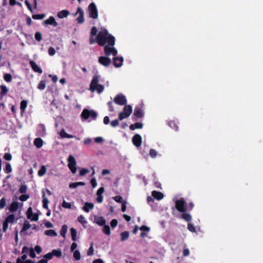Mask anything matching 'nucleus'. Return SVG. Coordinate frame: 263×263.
<instances>
[{"label":"nucleus","mask_w":263,"mask_h":263,"mask_svg":"<svg viewBox=\"0 0 263 263\" xmlns=\"http://www.w3.org/2000/svg\"><path fill=\"white\" fill-rule=\"evenodd\" d=\"M98 44L100 46L106 45L114 46L115 44V37L109 34L106 29H102L97 34Z\"/></svg>","instance_id":"f257e3e1"},{"label":"nucleus","mask_w":263,"mask_h":263,"mask_svg":"<svg viewBox=\"0 0 263 263\" xmlns=\"http://www.w3.org/2000/svg\"><path fill=\"white\" fill-rule=\"evenodd\" d=\"M99 77L98 76H94L90 84V89L91 91L97 90L99 93L102 92L104 90V87L101 84H99Z\"/></svg>","instance_id":"f03ea898"},{"label":"nucleus","mask_w":263,"mask_h":263,"mask_svg":"<svg viewBox=\"0 0 263 263\" xmlns=\"http://www.w3.org/2000/svg\"><path fill=\"white\" fill-rule=\"evenodd\" d=\"M175 208L178 211L181 213L185 212L187 211L186 202L184 198H181L175 202Z\"/></svg>","instance_id":"7ed1b4c3"},{"label":"nucleus","mask_w":263,"mask_h":263,"mask_svg":"<svg viewBox=\"0 0 263 263\" xmlns=\"http://www.w3.org/2000/svg\"><path fill=\"white\" fill-rule=\"evenodd\" d=\"M89 16L93 19H96L98 17V11L96 4L94 3H90L88 7Z\"/></svg>","instance_id":"20e7f679"},{"label":"nucleus","mask_w":263,"mask_h":263,"mask_svg":"<svg viewBox=\"0 0 263 263\" xmlns=\"http://www.w3.org/2000/svg\"><path fill=\"white\" fill-rule=\"evenodd\" d=\"M67 161L68 162V167L71 173L73 174L76 173L77 171V161L74 157L72 155H70L68 157Z\"/></svg>","instance_id":"39448f33"},{"label":"nucleus","mask_w":263,"mask_h":263,"mask_svg":"<svg viewBox=\"0 0 263 263\" xmlns=\"http://www.w3.org/2000/svg\"><path fill=\"white\" fill-rule=\"evenodd\" d=\"M104 52L106 56H109L111 54L116 56L118 53V51L114 46L108 44L104 46Z\"/></svg>","instance_id":"423d86ee"},{"label":"nucleus","mask_w":263,"mask_h":263,"mask_svg":"<svg viewBox=\"0 0 263 263\" xmlns=\"http://www.w3.org/2000/svg\"><path fill=\"white\" fill-rule=\"evenodd\" d=\"M114 102L119 105L123 106L127 104V99L126 97L122 93L117 95L114 99Z\"/></svg>","instance_id":"0eeeda50"},{"label":"nucleus","mask_w":263,"mask_h":263,"mask_svg":"<svg viewBox=\"0 0 263 263\" xmlns=\"http://www.w3.org/2000/svg\"><path fill=\"white\" fill-rule=\"evenodd\" d=\"M15 216L13 214L9 215L5 219L4 222L3 226V230L4 232H5L8 228V223H12L14 222Z\"/></svg>","instance_id":"6e6552de"},{"label":"nucleus","mask_w":263,"mask_h":263,"mask_svg":"<svg viewBox=\"0 0 263 263\" xmlns=\"http://www.w3.org/2000/svg\"><path fill=\"white\" fill-rule=\"evenodd\" d=\"M133 144L137 147H139L142 143V137L139 134L135 135L132 138Z\"/></svg>","instance_id":"1a4fd4ad"},{"label":"nucleus","mask_w":263,"mask_h":263,"mask_svg":"<svg viewBox=\"0 0 263 263\" xmlns=\"http://www.w3.org/2000/svg\"><path fill=\"white\" fill-rule=\"evenodd\" d=\"M98 61L100 64L105 67L108 66L111 63L110 58L103 56L99 57Z\"/></svg>","instance_id":"9d476101"},{"label":"nucleus","mask_w":263,"mask_h":263,"mask_svg":"<svg viewBox=\"0 0 263 263\" xmlns=\"http://www.w3.org/2000/svg\"><path fill=\"white\" fill-rule=\"evenodd\" d=\"M144 113L143 110L139 106H136L135 108L134 115L137 118H142L144 117Z\"/></svg>","instance_id":"9b49d317"},{"label":"nucleus","mask_w":263,"mask_h":263,"mask_svg":"<svg viewBox=\"0 0 263 263\" xmlns=\"http://www.w3.org/2000/svg\"><path fill=\"white\" fill-rule=\"evenodd\" d=\"M123 58L122 57H116L113 58V64L117 67H120L122 65Z\"/></svg>","instance_id":"f8f14e48"},{"label":"nucleus","mask_w":263,"mask_h":263,"mask_svg":"<svg viewBox=\"0 0 263 263\" xmlns=\"http://www.w3.org/2000/svg\"><path fill=\"white\" fill-rule=\"evenodd\" d=\"M77 13H79V16L77 18L78 23L82 24L84 21V11L81 7H78Z\"/></svg>","instance_id":"ddd939ff"},{"label":"nucleus","mask_w":263,"mask_h":263,"mask_svg":"<svg viewBox=\"0 0 263 263\" xmlns=\"http://www.w3.org/2000/svg\"><path fill=\"white\" fill-rule=\"evenodd\" d=\"M27 218L32 221H37L38 220V215L33 214L31 208H29L27 210Z\"/></svg>","instance_id":"4468645a"},{"label":"nucleus","mask_w":263,"mask_h":263,"mask_svg":"<svg viewBox=\"0 0 263 263\" xmlns=\"http://www.w3.org/2000/svg\"><path fill=\"white\" fill-rule=\"evenodd\" d=\"M152 196L158 200H161L164 197L162 193L156 191H153L152 192Z\"/></svg>","instance_id":"2eb2a0df"},{"label":"nucleus","mask_w":263,"mask_h":263,"mask_svg":"<svg viewBox=\"0 0 263 263\" xmlns=\"http://www.w3.org/2000/svg\"><path fill=\"white\" fill-rule=\"evenodd\" d=\"M30 64L32 68V69L36 72L39 73H41L42 72V70L41 68L33 61H30Z\"/></svg>","instance_id":"dca6fc26"},{"label":"nucleus","mask_w":263,"mask_h":263,"mask_svg":"<svg viewBox=\"0 0 263 263\" xmlns=\"http://www.w3.org/2000/svg\"><path fill=\"white\" fill-rule=\"evenodd\" d=\"M94 204L92 203L86 202L85 203L83 210L86 213H88L90 210L93 209Z\"/></svg>","instance_id":"f3484780"},{"label":"nucleus","mask_w":263,"mask_h":263,"mask_svg":"<svg viewBox=\"0 0 263 263\" xmlns=\"http://www.w3.org/2000/svg\"><path fill=\"white\" fill-rule=\"evenodd\" d=\"M95 221L100 226H104L106 223V220L103 217H95Z\"/></svg>","instance_id":"a211bd4d"},{"label":"nucleus","mask_w":263,"mask_h":263,"mask_svg":"<svg viewBox=\"0 0 263 263\" xmlns=\"http://www.w3.org/2000/svg\"><path fill=\"white\" fill-rule=\"evenodd\" d=\"M44 23L46 25H53L54 26L58 25L55 18L53 16H50L48 19L44 21Z\"/></svg>","instance_id":"6ab92c4d"},{"label":"nucleus","mask_w":263,"mask_h":263,"mask_svg":"<svg viewBox=\"0 0 263 263\" xmlns=\"http://www.w3.org/2000/svg\"><path fill=\"white\" fill-rule=\"evenodd\" d=\"M132 107L130 105H125L123 110V112H125L129 116L132 113Z\"/></svg>","instance_id":"aec40b11"},{"label":"nucleus","mask_w":263,"mask_h":263,"mask_svg":"<svg viewBox=\"0 0 263 263\" xmlns=\"http://www.w3.org/2000/svg\"><path fill=\"white\" fill-rule=\"evenodd\" d=\"M81 117L84 120H87L89 118V110L84 109L81 113Z\"/></svg>","instance_id":"412c9836"},{"label":"nucleus","mask_w":263,"mask_h":263,"mask_svg":"<svg viewBox=\"0 0 263 263\" xmlns=\"http://www.w3.org/2000/svg\"><path fill=\"white\" fill-rule=\"evenodd\" d=\"M34 144L36 146V147L39 148L42 146L43 144V141L41 138H36L34 139Z\"/></svg>","instance_id":"4be33fe9"},{"label":"nucleus","mask_w":263,"mask_h":263,"mask_svg":"<svg viewBox=\"0 0 263 263\" xmlns=\"http://www.w3.org/2000/svg\"><path fill=\"white\" fill-rule=\"evenodd\" d=\"M85 185V183L84 182L80 181V182H73V183H70L69 185V187L71 189H74V188H76L79 185L83 186Z\"/></svg>","instance_id":"5701e85b"},{"label":"nucleus","mask_w":263,"mask_h":263,"mask_svg":"<svg viewBox=\"0 0 263 263\" xmlns=\"http://www.w3.org/2000/svg\"><path fill=\"white\" fill-rule=\"evenodd\" d=\"M129 233L128 231H124L122 232L120 234L121 236V241H124L128 239L129 237Z\"/></svg>","instance_id":"b1692460"},{"label":"nucleus","mask_w":263,"mask_h":263,"mask_svg":"<svg viewBox=\"0 0 263 263\" xmlns=\"http://www.w3.org/2000/svg\"><path fill=\"white\" fill-rule=\"evenodd\" d=\"M30 227L31 225L30 224L29 221H28L27 220H25L23 224V228L21 231V233L24 232L25 231H27L29 228H30Z\"/></svg>","instance_id":"393cba45"},{"label":"nucleus","mask_w":263,"mask_h":263,"mask_svg":"<svg viewBox=\"0 0 263 263\" xmlns=\"http://www.w3.org/2000/svg\"><path fill=\"white\" fill-rule=\"evenodd\" d=\"M43 206L44 208L47 209H48V204L49 203V201L47 198L46 197L45 195V192L43 191Z\"/></svg>","instance_id":"a878e982"},{"label":"nucleus","mask_w":263,"mask_h":263,"mask_svg":"<svg viewBox=\"0 0 263 263\" xmlns=\"http://www.w3.org/2000/svg\"><path fill=\"white\" fill-rule=\"evenodd\" d=\"M18 203L17 202H13L10 206V208H9V210L11 212H14V211H16L17 210V209H18Z\"/></svg>","instance_id":"bb28decb"},{"label":"nucleus","mask_w":263,"mask_h":263,"mask_svg":"<svg viewBox=\"0 0 263 263\" xmlns=\"http://www.w3.org/2000/svg\"><path fill=\"white\" fill-rule=\"evenodd\" d=\"M182 218L187 222H190L192 220V216L190 214L185 212L182 213Z\"/></svg>","instance_id":"cd10ccee"},{"label":"nucleus","mask_w":263,"mask_h":263,"mask_svg":"<svg viewBox=\"0 0 263 263\" xmlns=\"http://www.w3.org/2000/svg\"><path fill=\"white\" fill-rule=\"evenodd\" d=\"M70 233L72 241H76L77 240V230L74 228H72L70 229Z\"/></svg>","instance_id":"c85d7f7f"},{"label":"nucleus","mask_w":263,"mask_h":263,"mask_svg":"<svg viewBox=\"0 0 263 263\" xmlns=\"http://www.w3.org/2000/svg\"><path fill=\"white\" fill-rule=\"evenodd\" d=\"M73 257L76 260H80L81 259V254L79 250H76L73 251Z\"/></svg>","instance_id":"c756f323"},{"label":"nucleus","mask_w":263,"mask_h":263,"mask_svg":"<svg viewBox=\"0 0 263 263\" xmlns=\"http://www.w3.org/2000/svg\"><path fill=\"white\" fill-rule=\"evenodd\" d=\"M44 234L49 236H56L57 233L53 230H49L45 231Z\"/></svg>","instance_id":"7c9ffc66"},{"label":"nucleus","mask_w":263,"mask_h":263,"mask_svg":"<svg viewBox=\"0 0 263 263\" xmlns=\"http://www.w3.org/2000/svg\"><path fill=\"white\" fill-rule=\"evenodd\" d=\"M103 232L106 235L109 236L110 234V228L109 226L105 225V224L103 226Z\"/></svg>","instance_id":"2f4dec72"},{"label":"nucleus","mask_w":263,"mask_h":263,"mask_svg":"<svg viewBox=\"0 0 263 263\" xmlns=\"http://www.w3.org/2000/svg\"><path fill=\"white\" fill-rule=\"evenodd\" d=\"M78 221L81 223L84 227L87 223V221L86 220L85 217L83 215H80L78 218Z\"/></svg>","instance_id":"473e14b6"},{"label":"nucleus","mask_w":263,"mask_h":263,"mask_svg":"<svg viewBox=\"0 0 263 263\" xmlns=\"http://www.w3.org/2000/svg\"><path fill=\"white\" fill-rule=\"evenodd\" d=\"M97 113L93 110H89V118H91L92 120H95L97 117Z\"/></svg>","instance_id":"72a5a7b5"},{"label":"nucleus","mask_w":263,"mask_h":263,"mask_svg":"<svg viewBox=\"0 0 263 263\" xmlns=\"http://www.w3.org/2000/svg\"><path fill=\"white\" fill-rule=\"evenodd\" d=\"M46 172V168L45 166L42 165L41 166V168H40V170L38 172V175L40 176H42L44 175H45Z\"/></svg>","instance_id":"f704fd0d"},{"label":"nucleus","mask_w":263,"mask_h":263,"mask_svg":"<svg viewBox=\"0 0 263 263\" xmlns=\"http://www.w3.org/2000/svg\"><path fill=\"white\" fill-rule=\"evenodd\" d=\"M127 114H126L125 112H124L123 111L120 112L118 115L119 119L120 121L123 120V119L127 118L129 117L128 115H127Z\"/></svg>","instance_id":"c9c22d12"},{"label":"nucleus","mask_w":263,"mask_h":263,"mask_svg":"<svg viewBox=\"0 0 263 263\" xmlns=\"http://www.w3.org/2000/svg\"><path fill=\"white\" fill-rule=\"evenodd\" d=\"M113 199L117 202L122 203L125 201H123V197L121 196H116L113 197Z\"/></svg>","instance_id":"e433bc0d"},{"label":"nucleus","mask_w":263,"mask_h":263,"mask_svg":"<svg viewBox=\"0 0 263 263\" xmlns=\"http://www.w3.org/2000/svg\"><path fill=\"white\" fill-rule=\"evenodd\" d=\"M93 243H91L90 245V247L89 248L88 250L87 251V255L88 256H91L93 254Z\"/></svg>","instance_id":"4c0bfd02"},{"label":"nucleus","mask_w":263,"mask_h":263,"mask_svg":"<svg viewBox=\"0 0 263 263\" xmlns=\"http://www.w3.org/2000/svg\"><path fill=\"white\" fill-rule=\"evenodd\" d=\"M52 253L53 254V256L54 255L58 257H60L62 255V252L60 249L53 250L52 251Z\"/></svg>","instance_id":"58836bf2"},{"label":"nucleus","mask_w":263,"mask_h":263,"mask_svg":"<svg viewBox=\"0 0 263 263\" xmlns=\"http://www.w3.org/2000/svg\"><path fill=\"white\" fill-rule=\"evenodd\" d=\"M168 125L171 128H172L173 129H174L175 130L178 129V126H177V124L175 123V122L174 121H170L168 123Z\"/></svg>","instance_id":"ea45409f"},{"label":"nucleus","mask_w":263,"mask_h":263,"mask_svg":"<svg viewBox=\"0 0 263 263\" xmlns=\"http://www.w3.org/2000/svg\"><path fill=\"white\" fill-rule=\"evenodd\" d=\"M89 172V170L88 168H83L80 170L79 175L81 176H83L86 175V174L88 173Z\"/></svg>","instance_id":"a19ab883"},{"label":"nucleus","mask_w":263,"mask_h":263,"mask_svg":"<svg viewBox=\"0 0 263 263\" xmlns=\"http://www.w3.org/2000/svg\"><path fill=\"white\" fill-rule=\"evenodd\" d=\"M58 17L60 18H63L66 17V10H63L58 13Z\"/></svg>","instance_id":"79ce46f5"},{"label":"nucleus","mask_w":263,"mask_h":263,"mask_svg":"<svg viewBox=\"0 0 263 263\" xmlns=\"http://www.w3.org/2000/svg\"><path fill=\"white\" fill-rule=\"evenodd\" d=\"M187 229L190 231L192 232H195L196 231V228L195 226L190 223H188L187 224Z\"/></svg>","instance_id":"37998d69"},{"label":"nucleus","mask_w":263,"mask_h":263,"mask_svg":"<svg viewBox=\"0 0 263 263\" xmlns=\"http://www.w3.org/2000/svg\"><path fill=\"white\" fill-rule=\"evenodd\" d=\"M4 79L6 81L10 82L12 80V76L9 73H6L4 75Z\"/></svg>","instance_id":"c03bdc74"},{"label":"nucleus","mask_w":263,"mask_h":263,"mask_svg":"<svg viewBox=\"0 0 263 263\" xmlns=\"http://www.w3.org/2000/svg\"><path fill=\"white\" fill-rule=\"evenodd\" d=\"M1 88L2 90L1 92V95L2 96L4 95L8 92V89L5 86H3V85L1 86Z\"/></svg>","instance_id":"a18cd8bd"},{"label":"nucleus","mask_w":263,"mask_h":263,"mask_svg":"<svg viewBox=\"0 0 263 263\" xmlns=\"http://www.w3.org/2000/svg\"><path fill=\"white\" fill-rule=\"evenodd\" d=\"M6 199L4 197H3L0 200V208L3 209L6 206Z\"/></svg>","instance_id":"49530a36"},{"label":"nucleus","mask_w":263,"mask_h":263,"mask_svg":"<svg viewBox=\"0 0 263 263\" xmlns=\"http://www.w3.org/2000/svg\"><path fill=\"white\" fill-rule=\"evenodd\" d=\"M45 16V14H35L33 15L32 16L33 18L34 19H39L42 20Z\"/></svg>","instance_id":"de8ad7c7"},{"label":"nucleus","mask_w":263,"mask_h":263,"mask_svg":"<svg viewBox=\"0 0 263 263\" xmlns=\"http://www.w3.org/2000/svg\"><path fill=\"white\" fill-rule=\"evenodd\" d=\"M97 28L96 27L93 26L91 29L90 34L91 36H96L97 34Z\"/></svg>","instance_id":"09e8293b"},{"label":"nucleus","mask_w":263,"mask_h":263,"mask_svg":"<svg viewBox=\"0 0 263 263\" xmlns=\"http://www.w3.org/2000/svg\"><path fill=\"white\" fill-rule=\"evenodd\" d=\"M119 124V122L118 120L117 119L114 120L110 122V125L113 127H116L118 126Z\"/></svg>","instance_id":"8fccbe9b"},{"label":"nucleus","mask_w":263,"mask_h":263,"mask_svg":"<svg viewBox=\"0 0 263 263\" xmlns=\"http://www.w3.org/2000/svg\"><path fill=\"white\" fill-rule=\"evenodd\" d=\"M149 155L152 158H155L157 155V152L154 149H151L149 151Z\"/></svg>","instance_id":"3c124183"},{"label":"nucleus","mask_w":263,"mask_h":263,"mask_svg":"<svg viewBox=\"0 0 263 263\" xmlns=\"http://www.w3.org/2000/svg\"><path fill=\"white\" fill-rule=\"evenodd\" d=\"M26 191L27 186L26 185H22L19 189L20 192L22 194L26 193Z\"/></svg>","instance_id":"603ef678"},{"label":"nucleus","mask_w":263,"mask_h":263,"mask_svg":"<svg viewBox=\"0 0 263 263\" xmlns=\"http://www.w3.org/2000/svg\"><path fill=\"white\" fill-rule=\"evenodd\" d=\"M110 226L112 228H114L116 227L118 224V220L116 219H113L110 221Z\"/></svg>","instance_id":"864d4df0"},{"label":"nucleus","mask_w":263,"mask_h":263,"mask_svg":"<svg viewBox=\"0 0 263 263\" xmlns=\"http://www.w3.org/2000/svg\"><path fill=\"white\" fill-rule=\"evenodd\" d=\"M35 39L39 42L42 40V34L40 32H36L35 33Z\"/></svg>","instance_id":"5fc2aeb1"},{"label":"nucleus","mask_w":263,"mask_h":263,"mask_svg":"<svg viewBox=\"0 0 263 263\" xmlns=\"http://www.w3.org/2000/svg\"><path fill=\"white\" fill-rule=\"evenodd\" d=\"M90 183L93 188H95L97 185V180L95 178H92L90 180Z\"/></svg>","instance_id":"6e6d98bb"},{"label":"nucleus","mask_w":263,"mask_h":263,"mask_svg":"<svg viewBox=\"0 0 263 263\" xmlns=\"http://www.w3.org/2000/svg\"><path fill=\"white\" fill-rule=\"evenodd\" d=\"M27 101H25V100H23L21 102V109L22 110H24L27 107Z\"/></svg>","instance_id":"4d7b16f0"},{"label":"nucleus","mask_w":263,"mask_h":263,"mask_svg":"<svg viewBox=\"0 0 263 263\" xmlns=\"http://www.w3.org/2000/svg\"><path fill=\"white\" fill-rule=\"evenodd\" d=\"M107 105H108V108H109V111L114 112L115 109H114V106H113V104H112V101H109L107 103Z\"/></svg>","instance_id":"13d9d810"},{"label":"nucleus","mask_w":263,"mask_h":263,"mask_svg":"<svg viewBox=\"0 0 263 263\" xmlns=\"http://www.w3.org/2000/svg\"><path fill=\"white\" fill-rule=\"evenodd\" d=\"M5 171L7 173L11 172L12 168L11 165L9 163L6 164Z\"/></svg>","instance_id":"bf43d9fd"},{"label":"nucleus","mask_w":263,"mask_h":263,"mask_svg":"<svg viewBox=\"0 0 263 263\" xmlns=\"http://www.w3.org/2000/svg\"><path fill=\"white\" fill-rule=\"evenodd\" d=\"M45 86L46 85L45 82L43 81H41L39 84L38 88L41 90H43L45 88Z\"/></svg>","instance_id":"052dcab7"},{"label":"nucleus","mask_w":263,"mask_h":263,"mask_svg":"<svg viewBox=\"0 0 263 263\" xmlns=\"http://www.w3.org/2000/svg\"><path fill=\"white\" fill-rule=\"evenodd\" d=\"M32 262H33V261L31 260H27L23 261L20 258H18L16 260V263H32Z\"/></svg>","instance_id":"680f3d73"},{"label":"nucleus","mask_w":263,"mask_h":263,"mask_svg":"<svg viewBox=\"0 0 263 263\" xmlns=\"http://www.w3.org/2000/svg\"><path fill=\"white\" fill-rule=\"evenodd\" d=\"M4 159L5 160H6L7 161H10L12 159V156H11V155L10 154H9V153H6L4 155Z\"/></svg>","instance_id":"e2e57ef3"},{"label":"nucleus","mask_w":263,"mask_h":263,"mask_svg":"<svg viewBox=\"0 0 263 263\" xmlns=\"http://www.w3.org/2000/svg\"><path fill=\"white\" fill-rule=\"evenodd\" d=\"M29 196L28 195H22L20 197V200L24 201L29 198Z\"/></svg>","instance_id":"0e129e2a"},{"label":"nucleus","mask_w":263,"mask_h":263,"mask_svg":"<svg viewBox=\"0 0 263 263\" xmlns=\"http://www.w3.org/2000/svg\"><path fill=\"white\" fill-rule=\"evenodd\" d=\"M143 124L140 122H137L134 124V126L136 129H140L143 127Z\"/></svg>","instance_id":"69168bd1"},{"label":"nucleus","mask_w":263,"mask_h":263,"mask_svg":"<svg viewBox=\"0 0 263 263\" xmlns=\"http://www.w3.org/2000/svg\"><path fill=\"white\" fill-rule=\"evenodd\" d=\"M104 187H100L97 192V195H102V194L104 193Z\"/></svg>","instance_id":"338daca9"},{"label":"nucleus","mask_w":263,"mask_h":263,"mask_svg":"<svg viewBox=\"0 0 263 263\" xmlns=\"http://www.w3.org/2000/svg\"><path fill=\"white\" fill-rule=\"evenodd\" d=\"M140 230L141 231L148 232L150 230V228L145 225H143L140 228Z\"/></svg>","instance_id":"774afa93"}]
</instances>
